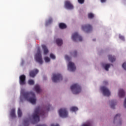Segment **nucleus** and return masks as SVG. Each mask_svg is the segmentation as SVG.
Masks as SVG:
<instances>
[{"mask_svg":"<svg viewBox=\"0 0 126 126\" xmlns=\"http://www.w3.org/2000/svg\"><path fill=\"white\" fill-rule=\"evenodd\" d=\"M50 108H51V105H50L46 107L45 110L41 109L39 107H36L32 115L33 119L32 124H37V123H39V122H40V117L39 116H45L46 114V111H50Z\"/></svg>","mask_w":126,"mask_h":126,"instance_id":"f257e3e1","label":"nucleus"},{"mask_svg":"<svg viewBox=\"0 0 126 126\" xmlns=\"http://www.w3.org/2000/svg\"><path fill=\"white\" fill-rule=\"evenodd\" d=\"M21 94L25 100L30 102V103L32 104H36V101H37V99L36 98L35 93H33L32 92H22Z\"/></svg>","mask_w":126,"mask_h":126,"instance_id":"f03ea898","label":"nucleus"},{"mask_svg":"<svg viewBox=\"0 0 126 126\" xmlns=\"http://www.w3.org/2000/svg\"><path fill=\"white\" fill-rule=\"evenodd\" d=\"M71 90L73 94H78L81 92V87L78 84H74L70 87Z\"/></svg>","mask_w":126,"mask_h":126,"instance_id":"7ed1b4c3","label":"nucleus"},{"mask_svg":"<svg viewBox=\"0 0 126 126\" xmlns=\"http://www.w3.org/2000/svg\"><path fill=\"white\" fill-rule=\"evenodd\" d=\"M35 60L38 63L40 64L43 63V60L42 59V54H41V49L40 47L37 48V52L35 56Z\"/></svg>","mask_w":126,"mask_h":126,"instance_id":"20e7f679","label":"nucleus"},{"mask_svg":"<svg viewBox=\"0 0 126 126\" xmlns=\"http://www.w3.org/2000/svg\"><path fill=\"white\" fill-rule=\"evenodd\" d=\"M59 114L61 118H67L68 112L66 108H61L59 111Z\"/></svg>","mask_w":126,"mask_h":126,"instance_id":"39448f33","label":"nucleus"},{"mask_svg":"<svg viewBox=\"0 0 126 126\" xmlns=\"http://www.w3.org/2000/svg\"><path fill=\"white\" fill-rule=\"evenodd\" d=\"M71 39L74 42H77V41L81 42L83 40L82 37L79 35L77 32H75L72 34Z\"/></svg>","mask_w":126,"mask_h":126,"instance_id":"423d86ee","label":"nucleus"},{"mask_svg":"<svg viewBox=\"0 0 126 126\" xmlns=\"http://www.w3.org/2000/svg\"><path fill=\"white\" fill-rule=\"evenodd\" d=\"M61 80H63V76L60 74H53L52 77V81L53 82H59Z\"/></svg>","mask_w":126,"mask_h":126,"instance_id":"0eeeda50","label":"nucleus"},{"mask_svg":"<svg viewBox=\"0 0 126 126\" xmlns=\"http://www.w3.org/2000/svg\"><path fill=\"white\" fill-rule=\"evenodd\" d=\"M81 29L83 31H86L87 33H88V32L92 31V26L89 24L83 25L82 26Z\"/></svg>","mask_w":126,"mask_h":126,"instance_id":"6e6552de","label":"nucleus"},{"mask_svg":"<svg viewBox=\"0 0 126 126\" xmlns=\"http://www.w3.org/2000/svg\"><path fill=\"white\" fill-rule=\"evenodd\" d=\"M100 89L101 91H102L103 95H104V96L109 97V96L111 95V92H110L109 89H108L106 87H102Z\"/></svg>","mask_w":126,"mask_h":126,"instance_id":"1a4fd4ad","label":"nucleus"},{"mask_svg":"<svg viewBox=\"0 0 126 126\" xmlns=\"http://www.w3.org/2000/svg\"><path fill=\"white\" fill-rule=\"evenodd\" d=\"M19 84L20 85H25L26 84V76L25 75L20 76Z\"/></svg>","mask_w":126,"mask_h":126,"instance_id":"9d476101","label":"nucleus"},{"mask_svg":"<svg viewBox=\"0 0 126 126\" xmlns=\"http://www.w3.org/2000/svg\"><path fill=\"white\" fill-rule=\"evenodd\" d=\"M75 69H76V67H75L74 63L69 62L68 64V70H70V71H75Z\"/></svg>","mask_w":126,"mask_h":126,"instance_id":"9b49d317","label":"nucleus"},{"mask_svg":"<svg viewBox=\"0 0 126 126\" xmlns=\"http://www.w3.org/2000/svg\"><path fill=\"white\" fill-rule=\"evenodd\" d=\"M64 7L67 9H73V5L69 1H65L64 2Z\"/></svg>","mask_w":126,"mask_h":126,"instance_id":"f8f14e48","label":"nucleus"},{"mask_svg":"<svg viewBox=\"0 0 126 126\" xmlns=\"http://www.w3.org/2000/svg\"><path fill=\"white\" fill-rule=\"evenodd\" d=\"M39 72V70L37 69H34L30 72V77H35L36 74Z\"/></svg>","mask_w":126,"mask_h":126,"instance_id":"ddd939ff","label":"nucleus"},{"mask_svg":"<svg viewBox=\"0 0 126 126\" xmlns=\"http://www.w3.org/2000/svg\"><path fill=\"white\" fill-rule=\"evenodd\" d=\"M125 95V91L122 89H119V93H118V96L120 98H122L124 97Z\"/></svg>","mask_w":126,"mask_h":126,"instance_id":"4468645a","label":"nucleus"},{"mask_svg":"<svg viewBox=\"0 0 126 126\" xmlns=\"http://www.w3.org/2000/svg\"><path fill=\"white\" fill-rule=\"evenodd\" d=\"M42 48L44 51V54L47 55L48 54V53H49V50H48L47 46L45 45H42Z\"/></svg>","mask_w":126,"mask_h":126,"instance_id":"2eb2a0df","label":"nucleus"},{"mask_svg":"<svg viewBox=\"0 0 126 126\" xmlns=\"http://www.w3.org/2000/svg\"><path fill=\"white\" fill-rule=\"evenodd\" d=\"M34 90L36 93H40L42 90L40 88V86L39 85H36L34 87Z\"/></svg>","mask_w":126,"mask_h":126,"instance_id":"dca6fc26","label":"nucleus"},{"mask_svg":"<svg viewBox=\"0 0 126 126\" xmlns=\"http://www.w3.org/2000/svg\"><path fill=\"white\" fill-rule=\"evenodd\" d=\"M108 59L111 63H114L116 61V57L109 55H108Z\"/></svg>","mask_w":126,"mask_h":126,"instance_id":"f3484780","label":"nucleus"},{"mask_svg":"<svg viewBox=\"0 0 126 126\" xmlns=\"http://www.w3.org/2000/svg\"><path fill=\"white\" fill-rule=\"evenodd\" d=\"M56 43L59 47L63 45V40L62 39L57 38L56 39Z\"/></svg>","mask_w":126,"mask_h":126,"instance_id":"a211bd4d","label":"nucleus"},{"mask_svg":"<svg viewBox=\"0 0 126 126\" xmlns=\"http://www.w3.org/2000/svg\"><path fill=\"white\" fill-rule=\"evenodd\" d=\"M10 116L11 118H16V115H15V109H12L11 110Z\"/></svg>","mask_w":126,"mask_h":126,"instance_id":"6ab92c4d","label":"nucleus"},{"mask_svg":"<svg viewBox=\"0 0 126 126\" xmlns=\"http://www.w3.org/2000/svg\"><path fill=\"white\" fill-rule=\"evenodd\" d=\"M59 28L60 29H65L66 28V25L63 23H61L59 24Z\"/></svg>","mask_w":126,"mask_h":126,"instance_id":"aec40b11","label":"nucleus"},{"mask_svg":"<svg viewBox=\"0 0 126 126\" xmlns=\"http://www.w3.org/2000/svg\"><path fill=\"white\" fill-rule=\"evenodd\" d=\"M115 106H116V101L114 100L111 101L110 107L112 109H115Z\"/></svg>","mask_w":126,"mask_h":126,"instance_id":"412c9836","label":"nucleus"},{"mask_svg":"<svg viewBox=\"0 0 126 126\" xmlns=\"http://www.w3.org/2000/svg\"><path fill=\"white\" fill-rule=\"evenodd\" d=\"M70 111L71 112H76V111H78V108L75 106H72L70 108Z\"/></svg>","mask_w":126,"mask_h":126,"instance_id":"4be33fe9","label":"nucleus"},{"mask_svg":"<svg viewBox=\"0 0 126 126\" xmlns=\"http://www.w3.org/2000/svg\"><path fill=\"white\" fill-rule=\"evenodd\" d=\"M29 126V119H26L24 121V126Z\"/></svg>","mask_w":126,"mask_h":126,"instance_id":"5701e85b","label":"nucleus"},{"mask_svg":"<svg viewBox=\"0 0 126 126\" xmlns=\"http://www.w3.org/2000/svg\"><path fill=\"white\" fill-rule=\"evenodd\" d=\"M22 116V112L21 111V109L20 108H18V117L19 118H21Z\"/></svg>","mask_w":126,"mask_h":126,"instance_id":"b1692460","label":"nucleus"},{"mask_svg":"<svg viewBox=\"0 0 126 126\" xmlns=\"http://www.w3.org/2000/svg\"><path fill=\"white\" fill-rule=\"evenodd\" d=\"M110 66H111L110 64H106L104 66V68L105 70H107V71H108V70H109V68H110Z\"/></svg>","mask_w":126,"mask_h":126,"instance_id":"393cba45","label":"nucleus"},{"mask_svg":"<svg viewBox=\"0 0 126 126\" xmlns=\"http://www.w3.org/2000/svg\"><path fill=\"white\" fill-rule=\"evenodd\" d=\"M34 83H35V82H34V80H33L32 79L29 80L28 81V84L30 85H34Z\"/></svg>","mask_w":126,"mask_h":126,"instance_id":"a878e982","label":"nucleus"},{"mask_svg":"<svg viewBox=\"0 0 126 126\" xmlns=\"http://www.w3.org/2000/svg\"><path fill=\"white\" fill-rule=\"evenodd\" d=\"M88 18H90V19H92V18H94V14L92 13H90L88 14Z\"/></svg>","mask_w":126,"mask_h":126,"instance_id":"bb28decb","label":"nucleus"},{"mask_svg":"<svg viewBox=\"0 0 126 126\" xmlns=\"http://www.w3.org/2000/svg\"><path fill=\"white\" fill-rule=\"evenodd\" d=\"M121 117V114H117L115 117H114V121L116 120H118V119H120V117Z\"/></svg>","mask_w":126,"mask_h":126,"instance_id":"cd10ccee","label":"nucleus"},{"mask_svg":"<svg viewBox=\"0 0 126 126\" xmlns=\"http://www.w3.org/2000/svg\"><path fill=\"white\" fill-rule=\"evenodd\" d=\"M44 60L45 61V63H49L50 61V58H49L48 57H45Z\"/></svg>","mask_w":126,"mask_h":126,"instance_id":"c85d7f7f","label":"nucleus"},{"mask_svg":"<svg viewBox=\"0 0 126 126\" xmlns=\"http://www.w3.org/2000/svg\"><path fill=\"white\" fill-rule=\"evenodd\" d=\"M122 67L124 68L125 70H126V62H125L123 64H122Z\"/></svg>","mask_w":126,"mask_h":126,"instance_id":"c756f323","label":"nucleus"},{"mask_svg":"<svg viewBox=\"0 0 126 126\" xmlns=\"http://www.w3.org/2000/svg\"><path fill=\"white\" fill-rule=\"evenodd\" d=\"M50 57L51 59H53V60H55V59H56V56H55L53 54H51Z\"/></svg>","mask_w":126,"mask_h":126,"instance_id":"7c9ffc66","label":"nucleus"},{"mask_svg":"<svg viewBox=\"0 0 126 126\" xmlns=\"http://www.w3.org/2000/svg\"><path fill=\"white\" fill-rule=\"evenodd\" d=\"M52 22H53V19H52L51 18H49L48 22V24H51V23H52Z\"/></svg>","mask_w":126,"mask_h":126,"instance_id":"2f4dec72","label":"nucleus"},{"mask_svg":"<svg viewBox=\"0 0 126 126\" xmlns=\"http://www.w3.org/2000/svg\"><path fill=\"white\" fill-rule=\"evenodd\" d=\"M79 3L82 4V3H84V0H78Z\"/></svg>","mask_w":126,"mask_h":126,"instance_id":"473e14b6","label":"nucleus"},{"mask_svg":"<svg viewBox=\"0 0 126 126\" xmlns=\"http://www.w3.org/2000/svg\"><path fill=\"white\" fill-rule=\"evenodd\" d=\"M119 38L120 39H121V40H123V41H125V37H124L123 35H120Z\"/></svg>","mask_w":126,"mask_h":126,"instance_id":"72a5a7b5","label":"nucleus"},{"mask_svg":"<svg viewBox=\"0 0 126 126\" xmlns=\"http://www.w3.org/2000/svg\"><path fill=\"white\" fill-rule=\"evenodd\" d=\"M65 59L66 60V61H69V60H70V58L67 55L65 56Z\"/></svg>","mask_w":126,"mask_h":126,"instance_id":"f704fd0d","label":"nucleus"},{"mask_svg":"<svg viewBox=\"0 0 126 126\" xmlns=\"http://www.w3.org/2000/svg\"><path fill=\"white\" fill-rule=\"evenodd\" d=\"M77 55V52L74 51L73 54V57H76Z\"/></svg>","mask_w":126,"mask_h":126,"instance_id":"c9c22d12","label":"nucleus"},{"mask_svg":"<svg viewBox=\"0 0 126 126\" xmlns=\"http://www.w3.org/2000/svg\"><path fill=\"white\" fill-rule=\"evenodd\" d=\"M124 107L126 108V98L124 101Z\"/></svg>","mask_w":126,"mask_h":126,"instance_id":"e433bc0d","label":"nucleus"},{"mask_svg":"<svg viewBox=\"0 0 126 126\" xmlns=\"http://www.w3.org/2000/svg\"><path fill=\"white\" fill-rule=\"evenodd\" d=\"M82 126H91L90 124H84L82 125Z\"/></svg>","mask_w":126,"mask_h":126,"instance_id":"4c0bfd02","label":"nucleus"},{"mask_svg":"<svg viewBox=\"0 0 126 126\" xmlns=\"http://www.w3.org/2000/svg\"><path fill=\"white\" fill-rule=\"evenodd\" d=\"M101 2H105L106 1V0H100Z\"/></svg>","mask_w":126,"mask_h":126,"instance_id":"58836bf2","label":"nucleus"},{"mask_svg":"<svg viewBox=\"0 0 126 126\" xmlns=\"http://www.w3.org/2000/svg\"><path fill=\"white\" fill-rule=\"evenodd\" d=\"M20 102H23V100H22V97L21 96H20Z\"/></svg>","mask_w":126,"mask_h":126,"instance_id":"ea45409f","label":"nucleus"},{"mask_svg":"<svg viewBox=\"0 0 126 126\" xmlns=\"http://www.w3.org/2000/svg\"><path fill=\"white\" fill-rule=\"evenodd\" d=\"M93 41H96V39H93Z\"/></svg>","mask_w":126,"mask_h":126,"instance_id":"a19ab883","label":"nucleus"}]
</instances>
